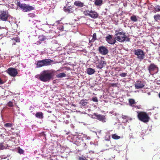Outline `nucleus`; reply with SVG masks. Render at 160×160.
Here are the masks:
<instances>
[{
	"label": "nucleus",
	"mask_w": 160,
	"mask_h": 160,
	"mask_svg": "<svg viewBox=\"0 0 160 160\" xmlns=\"http://www.w3.org/2000/svg\"><path fill=\"white\" fill-rule=\"evenodd\" d=\"M54 71L53 70H44L42 72L39 76V79L42 81L46 82L52 79Z\"/></svg>",
	"instance_id": "f257e3e1"
},
{
	"label": "nucleus",
	"mask_w": 160,
	"mask_h": 160,
	"mask_svg": "<svg viewBox=\"0 0 160 160\" xmlns=\"http://www.w3.org/2000/svg\"><path fill=\"white\" fill-rule=\"evenodd\" d=\"M114 38L120 42H122L126 41L129 42L130 39L125 35V33L123 31H120L117 30L115 31Z\"/></svg>",
	"instance_id": "f03ea898"
},
{
	"label": "nucleus",
	"mask_w": 160,
	"mask_h": 160,
	"mask_svg": "<svg viewBox=\"0 0 160 160\" xmlns=\"http://www.w3.org/2000/svg\"><path fill=\"white\" fill-rule=\"evenodd\" d=\"M138 117L139 120L145 123L148 122L150 119L148 114L144 112H138Z\"/></svg>",
	"instance_id": "7ed1b4c3"
},
{
	"label": "nucleus",
	"mask_w": 160,
	"mask_h": 160,
	"mask_svg": "<svg viewBox=\"0 0 160 160\" xmlns=\"http://www.w3.org/2000/svg\"><path fill=\"white\" fill-rule=\"evenodd\" d=\"M52 60L48 59L38 61L37 64V68H40L44 66L50 65L52 64Z\"/></svg>",
	"instance_id": "20e7f679"
},
{
	"label": "nucleus",
	"mask_w": 160,
	"mask_h": 160,
	"mask_svg": "<svg viewBox=\"0 0 160 160\" xmlns=\"http://www.w3.org/2000/svg\"><path fill=\"white\" fill-rule=\"evenodd\" d=\"M17 6L19 7L24 12H28L34 10V7L32 6L28 5L25 4L21 3L18 2L17 3Z\"/></svg>",
	"instance_id": "39448f33"
},
{
	"label": "nucleus",
	"mask_w": 160,
	"mask_h": 160,
	"mask_svg": "<svg viewBox=\"0 0 160 160\" xmlns=\"http://www.w3.org/2000/svg\"><path fill=\"white\" fill-rule=\"evenodd\" d=\"M134 54L137 56V58L140 61L142 60L145 58V53L141 49L135 50L134 51Z\"/></svg>",
	"instance_id": "423d86ee"
},
{
	"label": "nucleus",
	"mask_w": 160,
	"mask_h": 160,
	"mask_svg": "<svg viewBox=\"0 0 160 160\" xmlns=\"http://www.w3.org/2000/svg\"><path fill=\"white\" fill-rule=\"evenodd\" d=\"M84 13L85 15L89 16L93 18H97L98 16V14L95 11H86L84 12Z\"/></svg>",
	"instance_id": "0eeeda50"
},
{
	"label": "nucleus",
	"mask_w": 160,
	"mask_h": 160,
	"mask_svg": "<svg viewBox=\"0 0 160 160\" xmlns=\"http://www.w3.org/2000/svg\"><path fill=\"white\" fill-rule=\"evenodd\" d=\"M98 51L101 54L104 55H107L108 52L107 48L103 46L99 47Z\"/></svg>",
	"instance_id": "6e6552de"
},
{
	"label": "nucleus",
	"mask_w": 160,
	"mask_h": 160,
	"mask_svg": "<svg viewBox=\"0 0 160 160\" xmlns=\"http://www.w3.org/2000/svg\"><path fill=\"white\" fill-rule=\"evenodd\" d=\"M7 72L12 77H15L18 74L17 69L13 68H9L7 71Z\"/></svg>",
	"instance_id": "1a4fd4ad"
},
{
	"label": "nucleus",
	"mask_w": 160,
	"mask_h": 160,
	"mask_svg": "<svg viewBox=\"0 0 160 160\" xmlns=\"http://www.w3.org/2000/svg\"><path fill=\"white\" fill-rule=\"evenodd\" d=\"M106 40L107 42L111 44H114L116 42V39L112 38V36L109 35L106 37Z\"/></svg>",
	"instance_id": "9d476101"
},
{
	"label": "nucleus",
	"mask_w": 160,
	"mask_h": 160,
	"mask_svg": "<svg viewBox=\"0 0 160 160\" xmlns=\"http://www.w3.org/2000/svg\"><path fill=\"white\" fill-rule=\"evenodd\" d=\"M8 17V12L7 11H3L0 14V19L2 21H6Z\"/></svg>",
	"instance_id": "9b49d317"
},
{
	"label": "nucleus",
	"mask_w": 160,
	"mask_h": 160,
	"mask_svg": "<svg viewBox=\"0 0 160 160\" xmlns=\"http://www.w3.org/2000/svg\"><path fill=\"white\" fill-rule=\"evenodd\" d=\"M96 118L98 120L101 121L103 122H106V118L105 117V116L101 114H94Z\"/></svg>",
	"instance_id": "f8f14e48"
},
{
	"label": "nucleus",
	"mask_w": 160,
	"mask_h": 160,
	"mask_svg": "<svg viewBox=\"0 0 160 160\" xmlns=\"http://www.w3.org/2000/svg\"><path fill=\"white\" fill-rule=\"evenodd\" d=\"M106 64V62L105 61L99 60L98 62L96 63V67L98 68L101 69Z\"/></svg>",
	"instance_id": "ddd939ff"
},
{
	"label": "nucleus",
	"mask_w": 160,
	"mask_h": 160,
	"mask_svg": "<svg viewBox=\"0 0 160 160\" xmlns=\"http://www.w3.org/2000/svg\"><path fill=\"white\" fill-rule=\"evenodd\" d=\"M145 86L144 83L141 81H138L135 84V87L136 89L142 88Z\"/></svg>",
	"instance_id": "4468645a"
},
{
	"label": "nucleus",
	"mask_w": 160,
	"mask_h": 160,
	"mask_svg": "<svg viewBox=\"0 0 160 160\" xmlns=\"http://www.w3.org/2000/svg\"><path fill=\"white\" fill-rule=\"evenodd\" d=\"M156 68L158 69V68L156 65L153 63L151 64L148 68V70H149V72L151 73V72L154 70Z\"/></svg>",
	"instance_id": "2eb2a0df"
},
{
	"label": "nucleus",
	"mask_w": 160,
	"mask_h": 160,
	"mask_svg": "<svg viewBox=\"0 0 160 160\" xmlns=\"http://www.w3.org/2000/svg\"><path fill=\"white\" fill-rule=\"evenodd\" d=\"M74 4L76 6L80 7V8H82L83 7L84 5L83 3L79 1H75L74 3Z\"/></svg>",
	"instance_id": "dca6fc26"
},
{
	"label": "nucleus",
	"mask_w": 160,
	"mask_h": 160,
	"mask_svg": "<svg viewBox=\"0 0 160 160\" xmlns=\"http://www.w3.org/2000/svg\"><path fill=\"white\" fill-rule=\"evenodd\" d=\"M63 9L65 12L69 13H71L73 12L72 8L71 6H69L67 8L64 7Z\"/></svg>",
	"instance_id": "f3484780"
},
{
	"label": "nucleus",
	"mask_w": 160,
	"mask_h": 160,
	"mask_svg": "<svg viewBox=\"0 0 160 160\" xmlns=\"http://www.w3.org/2000/svg\"><path fill=\"white\" fill-rule=\"evenodd\" d=\"M87 73L88 74L92 75L95 72V71L94 69H92V68H89L87 69Z\"/></svg>",
	"instance_id": "a211bd4d"
},
{
	"label": "nucleus",
	"mask_w": 160,
	"mask_h": 160,
	"mask_svg": "<svg viewBox=\"0 0 160 160\" xmlns=\"http://www.w3.org/2000/svg\"><path fill=\"white\" fill-rule=\"evenodd\" d=\"M79 104L81 106H86L88 104V102L87 100H82L80 101Z\"/></svg>",
	"instance_id": "6ab92c4d"
},
{
	"label": "nucleus",
	"mask_w": 160,
	"mask_h": 160,
	"mask_svg": "<svg viewBox=\"0 0 160 160\" xmlns=\"http://www.w3.org/2000/svg\"><path fill=\"white\" fill-rule=\"evenodd\" d=\"M35 116L39 118L42 119L43 118V113L41 112H38L36 113Z\"/></svg>",
	"instance_id": "aec40b11"
},
{
	"label": "nucleus",
	"mask_w": 160,
	"mask_h": 160,
	"mask_svg": "<svg viewBox=\"0 0 160 160\" xmlns=\"http://www.w3.org/2000/svg\"><path fill=\"white\" fill-rule=\"evenodd\" d=\"M102 3V0H96L95 1V4L97 6H100L101 5Z\"/></svg>",
	"instance_id": "412c9836"
},
{
	"label": "nucleus",
	"mask_w": 160,
	"mask_h": 160,
	"mask_svg": "<svg viewBox=\"0 0 160 160\" xmlns=\"http://www.w3.org/2000/svg\"><path fill=\"white\" fill-rule=\"evenodd\" d=\"M66 76V74L64 73H60L56 75V77L57 78H60L65 77Z\"/></svg>",
	"instance_id": "4be33fe9"
},
{
	"label": "nucleus",
	"mask_w": 160,
	"mask_h": 160,
	"mask_svg": "<svg viewBox=\"0 0 160 160\" xmlns=\"http://www.w3.org/2000/svg\"><path fill=\"white\" fill-rule=\"evenodd\" d=\"M112 137L113 139L116 140L120 138V137L119 136L117 135L116 134H112Z\"/></svg>",
	"instance_id": "5701e85b"
},
{
	"label": "nucleus",
	"mask_w": 160,
	"mask_h": 160,
	"mask_svg": "<svg viewBox=\"0 0 160 160\" xmlns=\"http://www.w3.org/2000/svg\"><path fill=\"white\" fill-rule=\"evenodd\" d=\"M39 40L41 41H43L46 39V37L43 35H40L38 37Z\"/></svg>",
	"instance_id": "b1692460"
},
{
	"label": "nucleus",
	"mask_w": 160,
	"mask_h": 160,
	"mask_svg": "<svg viewBox=\"0 0 160 160\" xmlns=\"http://www.w3.org/2000/svg\"><path fill=\"white\" fill-rule=\"evenodd\" d=\"M96 39V34L94 33L93 35L92 38L91 40H89V42H93Z\"/></svg>",
	"instance_id": "393cba45"
},
{
	"label": "nucleus",
	"mask_w": 160,
	"mask_h": 160,
	"mask_svg": "<svg viewBox=\"0 0 160 160\" xmlns=\"http://www.w3.org/2000/svg\"><path fill=\"white\" fill-rule=\"evenodd\" d=\"M154 18L156 21H157L158 20H160V15L157 14L154 15Z\"/></svg>",
	"instance_id": "a878e982"
},
{
	"label": "nucleus",
	"mask_w": 160,
	"mask_h": 160,
	"mask_svg": "<svg viewBox=\"0 0 160 160\" xmlns=\"http://www.w3.org/2000/svg\"><path fill=\"white\" fill-rule=\"evenodd\" d=\"M131 20L133 22H136L137 21V19L135 15H132L131 17Z\"/></svg>",
	"instance_id": "bb28decb"
},
{
	"label": "nucleus",
	"mask_w": 160,
	"mask_h": 160,
	"mask_svg": "<svg viewBox=\"0 0 160 160\" xmlns=\"http://www.w3.org/2000/svg\"><path fill=\"white\" fill-rule=\"evenodd\" d=\"M129 102L131 106H132L135 103V100L133 99H129Z\"/></svg>",
	"instance_id": "cd10ccee"
},
{
	"label": "nucleus",
	"mask_w": 160,
	"mask_h": 160,
	"mask_svg": "<svg viewBox=\"0 0 160 160\" xmlns=\"http://www.w3.org/2000/svg\"><path fill=\"white\" fill-rule=\"evenodd\" d=\"M4 126L6 127H11L12 126V124L10 123H7L5 124Z\"/></svg>",
	"instance_id": "c85d7f7f"
},
{
	"label": "nucleus",
	"mask_w": 160,
	"mask_h": 160,
	"mask_svg": "<svg viewBox=\"0 0 160 160\" xmlns=\"http://www.w3.org/2000/svg\"><path fill=\"white\" fill-rule=\"evenodd\" d=\"M8 106L11 107L13 106V104L12 102L9 101L7 104Z\"/></svg>",
	"instance_id": "c756f323"
},
{
	"label": "nucleus",
	"mask_w": 160,
	"mask_h": 160,
	"mask_svg": "<svg viewBox=\"0 0 160 160\" xmlns=\"http://www.w3.org/2000/svg\"><path fill=\"white\" fill-rule=\"evenodd\" d=\"M18 152L20 154H23L24 152V151L22 149L19 148L18 149Z\"/></svg>",
	"instance_id": "7c9ffc66"
},
{
	"label": "nucleus",
	"mask_w": 160,
	"mask_h": 160,
	"mask_svg": "<svg viewBox=\"0 0 160 160\" xmlns=\"http://www.w3.org/2000/svg\"><path fill=\"white\" fill-rule=\"evenodd\" d=\"M127 73H122L120 74L119 75L122 77H125L127 75Z\"/></svg>",
	"instance_id": "2f4dec72"
},
{
	"label": "nucleus",
	"mask_w": 160,
	"mask_h": 160,
	"mask_svg": "<svg viewBox=\"0 0 160 160\" xmlns=\"http://www.w3.org/2000/svg\"><path fill=\"white\" fill-rule=\"evenodd\" d=\"M155 9L156 11H160V6L159 5L156 6Z\"/></svg>",
	"instance_id": "473e14b6"
},
{
	"label": "nucleus",
	"mask_w": 160,
	"mask_h": 160,
	"mask_svg": "<svg viewBox=\"0 0 160 160\" xmlns=\"http://www.w3.org/2000/svg\"><path fill=\"white\" fill-rule=\"evenodd\" d=\"M122 118L124 119H125V122H128V117L127 116L122 115Z\"/></svg>",
	"instance_id": "72a5a7b5"
},
{
	"label": "nucleus",
	"mask_w": 160,
	"mask_h": 160,
	"mask_svg": "<svg viewBox=\"0 0 160 160\" xmlns=\"http://www.w3.org/2000/svg\"><path fill=\"white\" fill-rule=\"evenodd\" d=\"M92 100L93 101L95 102H97L98 101V98L96 97H94L92 99Z\"/></svg>",
	"instance_id": "f704fd0d"
},
{
	"label": "nucleus",
	"mask_w": 160,
	"mask_h": 160,
	"mask_svg": "<svg viewBox=\"0 0 160 160\" xmlns=\"http://www.w3.org/2000/svg\"><path fill=\"white\" fill-rule=\"evenodd\" d=\"M5 148V147L4 146L2 143H1L0 144V150H3Z\"/></svg>",
	"instance_id": "c9c22d12"
},
{
	"label": "nucleus",
	"mask_w": 160,
	"mask_h": 160,
	"mask_svg": "<svg viewBox=\"0 0 160 160\" xmlns=\"http://www.w3.org/2000/svg\"><path fill=\"white\" fill-rule=\"evenodd\" d=\"M83 137L87 140H90L91 139V138L90 137L87 136L85 135H84Z\"/></svg>",
	"instance_id": "e433bc0d"
},
{
	"label": "nucleus",
	"mask_w": 160,
	"mask_h": 160,
	"mask_svg": "<svg viewBox=\"0 0 160 160\" xmlns=\"http://www.w3.org/2000/svg\"><path fill=\"white\" fill-rule=\"evenodd\" d=\"M110 136H108V138H106V137H105V140H106V141H109L110 140Z\"/></svg>",
	"instance_id": "4c0bfd02"
},
{
	"label": "nucleus",
	"mask_w": 160,
	"mask_h": 160,
	"mask_svg": "<svg viewBox=\"0 0 160 160\" xmlns=\"http://www.w3.org/2000/svg\"><path fill=\"white\" fill-rule=\"evenodd\" d=\"M3 83L4 82L0 77V85H2L3 84Z\"/></svg>",
	"instance_id": "58836bf2"
},
{
	"label": "nucleus",
	"mask_w": 160,
	"mask_h": 160,
	"mask_svg": "<svg viewBox=\"0 0 160 160\" xmlns=\"http://www.w3.org/2000/svg\"><path fill=\"white\" fill-rule=\"evenodd\" d=\"M79 160H84V159L83 158L80 157L79 158Z\"/></svg>",
	"instance_id": "ea45409f"
},
{
	"label": "nucleus",
	"mask_w": 160,
	"mask_h": 160,
	"mask_svg": "<svg viewBox=\"0 0 160 160\" xmlns=\"http://www.w3.org/2000/svg\"><path fill=\"white\" fill-rule=\"evenodd\" d=\"M60 30H62V31L63 30V26H61V28L60 29Z\"/></svg>",
	"instance_id": "a19ab883"
},
{
	"label": "nucleus",
	"mask_w": 160,
	"mask_h": 160,
	"mask_svg": "<svg viewBox=\"0 0 160 160\" xmlns=\"http://www.w3.org/2000/svg\"><path fill=\"white\" fill-rule=\"evenodd\" d=\"M33 22H34V24H35L36 22H38V21L36 20H34Z\"/></svg>",
	"instance_id": "79ce46f5"
},
{
	"label": "nucleus",
	"mask_w": 160,
	"mask_h": 160,
	"mask_svg": "<svg viewBox=\"0 0 160 160\" xmlns=\"http://www.w3.org/2000/svg\"><path fill=\"white\" fill-rule=\"evenodd\" d=\"M16 41L17 42H19V39L18 38H17V39H16Z\"/></svg>",
	"instance_id": "37998d69"
},
{
	"label": "nucleus",
	"mask_w": 160,
	"mask_h": 160,
	"mask_svg": "<svg viewBox=\"0 0 160 160\" xmlns=\"http://www.w3.org/2000/svg\"><path fill=\"white\" fill-rule=\"evenodd\" d=\"M123 123H126L127 122H125V119H124L123 121H122Z\"/></svg>",
	"instance_id": "c03bdc74"
},
{
	"label": "nucleus",
	"mask_w": 160,
	"mask_h": 160,
	"mask_svg": "<svg viewBox=\"0 0 160 160\" xmlns=\"http://www.w3.org/2000/svg\"><path fill=\"white\" fill-rule=\"evenodd\" d=\"M156 157V156H154L153 157V160H155V158Z\"/></svg>",
	"instance_id": "a18cd8bd"
},
{
	"label": "nucleus",
	"mask_w": 160,
	"mask_h": 160,
	"mask_svg": "<svg viewBox=\"0 0 160 160\" xmlns=\"http://www.w3.org/2000/svg\"><path fill=\"white\" fill-rule=\"evenodd\" d=\"M90 144H93V142H90Z\"/></svg>",
	"instance_id": "49530a36"
},
{
	"label": "nucleus",
	"mask_w": 160,
	"mask_h": 160,
	"mask_svg": "<svg viewBox=\"0 0 160 160\" xmlns=\"http://www.w3.org/2000/svg\"><path fill=\"white\" fill-rule=\"evenodd\" d=\"M30 15H31V16H30L31 17L33 16V14H30Z\"/></svg>",
	"instance_id": "de8ad7c7"
},
{
	"label": "nucleus",
	"mask_w": 160,
	"mask_h": 160,
	"mask_svg": "<svg viewBox=\"0 0 160 160\" xmlns=\"http://www.w3.org/2000/svg\"><path fill=\"white\" fill-rule=\"evenodd\" d=\"M80 50L81 51H83V49H82L81 50Z\"/></svg>",
	"instance_id": "09e8293b"
},
{
	"label": "nucleus",
	"mask_w": 160,
	"mask_h": 160,
	"mask_svg": "<svg viewBox=\"0 0 160 160\" xmlns=\"http://www.w3.org/2000/svg\"><path fill=\"white\" fill-rule=\"evenodd\" d=\"M159 97L160 98V93L159 94Z\"/></svg>",
	"instance_id": "8fccbe9b"
},
{
	"label": "nucleus",
	"mask_w": 160,
	"mask_h": 160,
	"mask_svg": "<svg viewBox=\"0 0 160 160\" xmlns=\"http://www.w3.org/2000/svg\"><path fill=\"white\" fill-rule=\"evenodd\" d=\"M149 62H151V61H149Z\"/></svg>",
	"instance_id": "3c124183"
},
{
	"label": "nucleus",
	"mask_w": 160,
	"mask_h": 160,
	"mask_svg": "<svg viewBox=\"0 0 160 160\" xmlns=\"http://www.w3.org/2000/svg\"><path fill=\"white\" fill-rule=\"evenodd\" d=\"M148 94H149V95L150 94H149V93H148Z\"/></svg>",
	"instance_id": "603ef678"
}]
</instances>
